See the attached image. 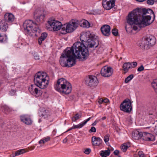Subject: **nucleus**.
<instances>
[{
	"label": "nucleus",
	"instance_id": "393cba45",
	"mask_svg": "<svg viewBox=\"0 0 157 157\" xmlns=\"http://www.w3.org/2000/svg\"><path fill=\"white\" fill-rule=\"evenodd\" d=\"M110 153V150L109 148L107 150H102L100 152V155L101 157H107Z\"/></svg>",
	"mask_w": 157,
	"mask_h": 157
},
{
	"label": "nucleus",
	"instance_id": "0eeeda50",
	"mask_svg": "<svg viewBox=\"0 0 157 157\" xmlns=\"http://www.w3.org/2000/svg\"><path fill=\"white\" fill-rule=\"evenodd\" d=\"M130 12H132V14H134L135 15H140L141 16L144 15L151 16V15H152L154 17H155V14L153 11L150 9H142L140 8H137Z\"/></svg>",
	"mask_w": 157,
	"mask_h": 157
},
{
	"label": "nucleus",
	"instance_id": "f3484780",
	"mask_svg": "<svg viewBox=\"0 0 157 157\" xmlns=\"http://www.w3.org/2000/svg\"><path fill=\"white\" fill-rule=\"evenodd\" d=\"M115 0H108L103 1L102 5L104 8L106 10H109L115 6Z\"/></svg>",
	"mask_w": 157,
	"mask_h": 157
},
{
	"label": "nucleus",
	"instance_id": "bf43d9fd",
	"mask_svg": "<svg viewBox=\"0 0 157 157\" xmlns=\"http://www.w3.org/2000/svg\"><path fill=\"white\" fill-rule=\"evenodd\" d=\"M34 58L35 60H39L40 59L39 56L38 55H35L34 56Z\"/></svg>",
	"mask_w": 157,
	"mask_h": 157
},
{
	"label": "nucleus",
	"instance_id": "37998d69",
	"mask_svg": "<svg viewBox=\"0 0 157 157\" xmlns=\"http://www.w3.org/2000/svg\"><path fill=\"white\" fill-rule=\"evenodd\" d=\"M138 154L139 157H146V155L142 151H139Z\"/></svg>",
	"mask_w": 157,
	"mask_h": 157
},
{
	"label": "nucleus",
	"instance_id": "4468645a",
	"mask_svg": "<svg viewBox=\"0 0 157 157\" xmlns=\"http://www.w3.org/2000/svg\"><path fill=\"white\" fill-rule=\"evenodd\" d=\"M36 84L31 85L29 88L30 93L35 96L38 97L42 94V92Z\"/></svg>",
	"mask_w": 157,
	"mask_h": 157
},
{
	"label": "nucleus",
	"instance_id": "f257e3e1",
	"mask_svg": "<svg viewBox=\"0 0 157 157\" xmlns=\"http://www.w3.org/2000/svg\"><path fill=\"white\" fill-rule=\"evenodd\" d=\"M151 16H141L132 14V12H129L126 17L127 23L128 25H125L126 31L128 33H132L133 30H136L150 25L153 21H151Z\"/></svg>",
	"mask_w": 157,
	"mask_h": 157
},
{
	"label": "nucleus",
	"instance_id": "6ab92c4d",
	"mask_svg": "<svg viewBox=\"0 0 157 157\" xmlns=\"http://www.w3.org/2000/svg\"><path fill=\"white\" fill-rule=\"evenodd\" d=\"M141 136V139L146 141H154L155 140L154 136L150 133L142 132Z\"/></svg>",
	"mask_w": 157,
	"mask_h": 157
},
{
	"label": "nucleus",
	"instance_id": "49530a36",
	"mask_svg": "<svg viewBox=\"0 0 157 157\" xmlns=\"http://www.w3.org/2000/svg\"><path fill=\"white\" fill-rule=\"evenodd\" d=\"M16 91L14 90H11L10 91L9 93V94L10 95H15L16 94Z\"/></svg>",
	"mask_w": 157,
	"mask_h": 157
},
{
	"label": "nucleus",
	"instance_id": "1a4fd4ad",
	"mask_svg": "<svg viewBox=\"0 0 157 157\" xmlns=\"http://www.w3.org/2000/svg\"><path fill=\"white\" fill-rule=\"evenodd\" d=\"M120 108L121 110L127 113H130L132 110V106L130 100L127 99L121 104Z\"/></svg>",
	"mask_w": 157,
	"mask_h": 157
},
{
	"label": "nucleus",
	"instance_id": "f8f14e48",
	"mask_svg": "<svg viewBox=\"0 0 157 157\" xmlns=\"http://www.w3.org/2000/svg\"><path fill=\"white\" fill-rule=\"evenodd\" d=\"M98 83L97 78L93 75H89L86 80V85L91 87H95L98 85Z\"/></svg>",
	"mask_w": 157,
	"mask_h": 157
},
{
	"label": "nucleus",
	"instance_id": "13d9d810",
	"mask_svg": "<svg viewBox=\"0 0 157 157\" xmlns=\"http://www.w3.org/2000/svg\"><path fill=\"white\" fill-rule=\"evenodd\" d=\"M99 104H102L104 103L103 99L102 98H100L98 101Z\"/></svg>",
	"mask_w": 157,
	"mask_h": 157
},
{
	"label": "nucleus",
	"instance_id": "bb28decb",
	"mask_svg": "<svg viewBox=\"0 0 157 157\" xmlns=\"http://www.w3.org/2000/svg\"><path fill=\"white\" fill-rule=\"evenodd\" d=\"M63 27L61 30V33L62 34H66L69 33V23L67 25L64 24L62 26Z\"/></svg>",
	"mask_w": 157,
	"mask_h": 157
},
{
	"label": "nucleus",
	"instance_id": "8fccbe9b",
	"mask_svg": "<svg viewBox=\"0 0 157 157\" xmlns=\"http://www.w3.org/2000/svg\"><path fill=\"white\" fill-rule=\"evenodd\" d=\"M45 39L42 38L40 37L38 40V42L39 44L40 45L42 44V42L44 41Z\"/></svg>",
	"mask_w": 157,
	"mask_h": 157
},
{
	"label": "nucleus",
	"instance_id": "cd10ccee",
	"mask_svg": "<svg viewBox=\"0 0 157 157\" xmlns=\"http://www.w3.org/2000/svg\"><path fill=\"white\" fill-rule=\"evenodd\" d=\"M79 25L81 27L84 28H89L90 27L89 22L85 20H83L80 23L79 22Z\"/></svg>",
	"mask_w": 157,
	"mask_h": 157
},
{
	"label": "nucleus",
	"instance_id": "4d7b16f0",
	"mask_svg": "<svg viewBox=\"0 0 157 157\" xmlns=\"http://www.w3.org/2000/svg\"><path fill=\"white\" fill-rule=\"evenodd\" d=\"M113 153L115 155H118L119 153V151L117 150H116L114 151Z\"/></svg>",
	"mask_w": 157,
	"mask_h": 157
},
{
	"label": "nucleus",
	"instance_id": "3c124183",
	"mask_svg": "<svg viewBox=\"0 0 157 157\" xmlns=\"http://www.w3.org/2000/svg\"><path fill=\"white\" fill-rule=\"evenodd\" d=\"M154 2V0H147V3L150 5H152L153 4Z\"/></svg>",
	"mask_w": 157,
	"mask_h": 157
},
{
	"label": "nucleus",
	"instance_id": "20e7f679",
	"mask_svg": "<svg viewBox=\"0 0 157 157\" xmlns=\"http://www.w3.org/2000/svg\"><path fill=\"white\" fill-rule=\"evenodd\" d=\"M156 42V40L154 36H148L139 41L138 45L142 49H147L155 45Z\"/></svg>",
	"mask_w": 157,
	"mask_h": 157
},
{
	"label": "nucleus",
	"instance_id": "f704fd0d",
	"mask_svg": "<svg viewBox=\"0 0 157 157\" xmlns=\"http://www.w3.org/2000/svg\"><path fill=\"white\" fill-rule=\"evenodd\" d=\"M85 125L83 122L77 125H75L71 128L69 129V131L73 129L80 128Z\"/></svg>",
	"mask_w": 157,
	"mask_h": 157
},
{
	"label": "nucleus",
	"instance_id": "e433bc0d",
	"mask_svg": "<svg viewBox=\"0 0 157 157\" xmlns=\"http://www.w3.org/2000/svg\"><path fill=\"white\" fill-rule=\"evenodd\" d=\"M50 140V138L49 137H47L43 139H41L39 142V143L40 144H44L46 142L49 141Z\"/></svg>",
	"mask_w": 157,
	"mask_h": 157
},
{
	"label": "nucleus",
	"instance_id": "2eb2a0df",
	"mask_svg": "<svg viewBox=\"0 0 157 157\" xmlns=\"http://www.w3.org/2000/svg\"><path fill=\"white\" fill-rule=\"evenodd\" d=\"M79 25V21L77 19H74L69 21V33L74 32L77 28Z\"/></svg>",
	"mask_w": 157,
	"mask_h": 157
},
{
	"label": "nucleus",
	"instance_id": "6e6d98bb",
	"mask_svg": "<svg viewBox=\"0 0 157 157\" xmlns=\"http://www.w3.org/2000/svg\"><path fill=\"white\" fill-rule=\"evenodd\" d=\"M103 101H104V103H107L109 102V100L107 98H105L104 99H103Z\"/></svg>",
	"mask_w": 157,
	"mask_h": 157
},
{
	"label": "nucleus",
	"instance_id": "79ce46f5",
	"mask_svg": "<svg viewBox=\"0 0 157 157\" xmlns=\"http://www.w3.org/2000/svg\"><path fill=\"white\" fill-rule=\"evenodd\" d=\"M110 135L107 134L104 137V140L105 142L106 143L109 140Z\"/></svg>",
	"mask_w": 157,
	"mask_h": 157
},
{
	"label": "nucleus",
	"instance_id": "7c9ffc66",
	"mask_svg": "<svg viewBox=\"0 0 157 157\" xmlns=\"http://www.w3.org/2000/svg\"><path fill=\"white\" fill-rule=\"evenodd\" d=\"M41 116L45 118L49 119L51 116V114L48 111L44 110L42 112Z\"/></svg>",
	"mask_w": 157,
	"mask_h": 157
},
{
	"label": "nucleus",
	"instance_id": "a211bd4d",
	"mask_svg": "<svg viewBox=\"0 0 157 157\" xmlns=\"http://www.w3.org/2000/svg\"><path fill=\"white\" fill-rule=\"evenodd\" d=\"M20 119L21 122L27 125H31L33 123L30 116L28 115H24L20 117Z\"/></svg>",
	"mask_w": 157,
	"mask_h": 157
},
{
	"label": "nucleus",
	"instance_id": "e2e57ef3",
	"mask_svg": "<svg viewBox=\"0 0 157 157\" xmlns=\"http://www.w3.org/2000/svg\"><path fill=\"white\" fill-rule=\"evenodd\" d=\"M29 148H30L31 150H32L35 148V147L34 146H31L29 147Z\"/></svg>",
	"mask_w": 157,
	"mask_h": 157
},
{
	"label": "nucleus",
	"instance_id": "c03bdc74",
	"mask_svg": "<svg viewBox=\"0 0 157 157\" xmlns=\"http://www.w3.org/2000/svg\"><path fill=\"white\" fill-rule=\"evenodd\" d=\"M91 150L89 148H86L84 151V152L86 155H89L90 153Z\"/></svg>",
	"mask_w": 157,
	"mask_h": 157
},
{
	"label": "nucleus",
	"instance_id": "5701e85b",
	"mask_svg": "<svg viewBox=\"0 0 157 157\" xmlns=\"http://www.w3.org/2000/svg\"><path fill=\"white\" fill-rule=\"evenodd\" d=\"M142 132L139 131H136L132 134V138L133 139L137 140L142 138Z\"/></svg>",
	"mask_w": 157,
	"mask_h": 157
},
{
	"label": "nucleus",
	"instance_id": "7ed1b4c3",
	"mask_svg": "<svg viewBox=\"0 0 157 157\" xmlns=\"http://www.w3.org/2000/svg\"><path fill=\"white\" fill-rule=\"evenodd\" d=\"M49 78L46 73L38 72L34 77V81L35 84L41 89L47 87L49 83Z\"/></svg>",
	"mask_w": 157,
	"mask_h": 157
},
{
	"label": "nucleus",
	"instance_id": "603ef678",
	"mask_svg": "<svg viewBox=\"0 0 157 157\" xmlns=\"http://www.w3.org/2000/svg\"><path fill=\"white\" fill-rule=\"evenodd\" d=\"M132 63L133 66H132L131 67V68H135L137 66V63L136 62H132Z\"/></svg>",
	"mask_w": 157,
	"mask_h": 157
},
{
	"label": "nucleus",
	"instance_id": "b1692460",
	"mask_svg": "<svg viewBox=\"0 0 157 157\" xmlns=\"http://www.w3.org/2000/svg\"><path fill=\"white\" fill-rule=\"evenodd\" d=\"M44 13L40 14L38 15L35 16V20L38 23H42L44 21Z\"/></svg>",
	"mask_w": 157,
	"mask_h": 157
},
{
	"label": "nucleus",
	"instance_id": "412c9836",
	"mask_svg": "<svg viewBox=\"0 0 157 157\" xmlns=\"http://www.w3.org/2000/svg\"><path fill=\"white\" fill-rule=\"evenodd\" d=\"M91 142L93 146H99L102 144V141L99 137L93 136L92 137Z\"/></svg>",
	"mask_w": 157,
	"mask_h": 157
},
{
	"label": "nucleus",
	"instance_id": "aec40b11",
	"mask_svg": "<svg viewBox=\"0 0 157 157\" xmlns=\"http://www.w3.org/2000/svg\"><path fill=\"white\" fill-rule=\"evenodd\" d=\"M101 30L103 35L105 36H108L110 34V27L109 25H103L101 27Z\"/></svg>",
	"mask_w": 157,
	"mask_h": 157
},
{
	"label": "nucleus",
	"instance_id": "9d476101",
	"mask_svg": "<svg viewBox=\"0 0 157 157\" xmlns=\"http://www.w3.org/2000/svg\"><path fill=\"white\" fill-rule=\"evenodd\" d=\"M48 29L49 30L57 31L61 28L62 24L59 21L55 20H51L48 21Z\"/></svg>",
	"mask_w": 157,
	"mask_h": 157
},
{
	"label": "nucleus",
	"instance_id": "f03ea898",
	"mask_svg": "<svg viewBox=\"0 0 157 157\" xmlns=\"http://www.w3.org/2000/svg\"><path fill=\"white\" fill-rule=\"evenodd\" d=\"M88 52L84 44L80 42L75 43L69 50V67L75 64L76 58L86 59Z\"/></svg>",
	"mask_w": 157,
	"mask_h": 157
},
{
	"label": "nucleus",
	"instance_id": "0e129e2a",
	"mask_svg": "<svg viewBox=\"0 0 157 157\" xmlns=\"http://www.w3.org/2000/svg\"><path fill=\"white\" fill-rule=\"evenodd\" d=\"M97 124V122L96 121H95L94 123L92 124V125L93 126Z\"/></svg>",
	"mask_w": 157,
	"mask_h": 157
},
{
	"label": "nucleus",
	"instance_id": "5fc2aeb1",
	"mask_svg": "<svg viewBox=\"0 0 157 157\" xmlns=\"http://www.w3.org/2000/svg\"><path fill=\"white\" fill-rule=\"evenodd\" d=\"M91 118V117H90L89 118H88L87 119L85 120L84 122H83V124L84 125H85L88 121H90V120Z\"/></svg>",
	"mask_w": 157,
	"mask_h": 157
},
{
	"label": "nucleus",
	"instance_id": "9b49d317",
	"mask_svg": "<svg viewBox=\"0 0 157 157\" xmlns=\"http://www.w3.org/2000/svg\"><path fill=\"white\" fill-rule=\"evenodd\" d=\"M95 35L94 34L91 33L89 31H87L82 32L80 34V38L82 42L81 43L84 44L82 42H85L89 40L93 39L95 37Z\"/></svg>",
	"mask_w": 157,
	"mask_h": 157
},
{
	"label": "nucleus",
	"instance_id": "c85d7f7f",
	"mask_svg": "<svg viewBox=\"0 0 157 157\" xmlns=\"http://www.w3.org/2000/svg\"><path fill=\"white\" fill-rule=\"evenodd\" d=\"M132 65L131 63L130 62H127L124 63L122 67L123 70L126 71L127 72L129 68L131 67Z\"/></svg>",
	"mask_w": 157,
	"mask_h": 157
},
{
	"label": "nucleus",
	"instance_id": "774afa93",
	"mask_svg": "<svg viewBox=\"0 0 157 157\" xmlns=\"http://www.w3.org/2000/svg\"><path fill=\"white\" fill-rule=\"evenodd\" d=\"M69 88L70 87L71 88V89H72V86H71V84L70 83H69Z\"/></svg>",
	"mask_w": 157,
	"mask_h": 157
},
{
	"label": "nucleus",
	"instance_id": "ddd939ff",
	"mask_svg": "<svg viewBox=\"0 0 157 157\" xmlns=\"http://www.w3.org/2000/svg\"><path fill=\"white\" fill-rule=\"evenodd\" d=\"M113 71V69L112 67L105 66L101 68V74L104 77H108L112 75Z\"/></svg>",
	"mask_w": 157,
	"mask_h": 157
},
{
	"label": "nucleus",
	"instance_id": "338daca9",
	"mask_svg": "<svg viewBox=\"0 0 157 157\" xmlns=\"http://www.w3.org/2000/svg\"><path fill=\"white\" fill-rule=\"evenodd\" d=\"M136 1L138 2H142L144 1L145 0H136Z\"/></svg>",
	"mask_w": 157,
	"mask_h": 157
},
{
	"label": "nucleus",
	"instance_id": "ea45409f",
	"mask_svg": "<svg viewBox=\"0 0 157 157\" xmlns=\"http://www.w3.org/2000/svg\"><path fill=\"white\" fill-rule=\"evenodd\" d=\"M77 100V98L74 94H71L69 97V101H75Z\"/></svg>",
	"mask_w": 157,
	"mask_h": 157
},
{
	"label": "nucleus",
	"instance_id": "052dcab7",
	"mask_svg": "<svg viewBox=\"0 0 157 157\" xmlns=\"http://www.w3.org/2000/svg\"><path fill=\"white\" fill-rule=\"evenodd\" d=\"M67 140L68 139L67 138H66L63 140V143H66L67 142Z\"/></svg>",
	"mask_w": 157,
	"mask_h": 157
},
{
	"label": "nucleus",
	"instance_id": "2f4dec72",
	"mask_svg": "<svg viewBox=\"0 0 157 157\" xmlns=\"http://www.w3.org/2000/svg\"><path fill=\"white\" fill-rule=\"evenodd\" d=\"M82 114L81 113H77L75 114L71 117V120L72 121H75L81 118Z\"/></svg>",
	"mask_w": 157,
	"mask_h": 157
},
{
	"label": "nucleus",
	"instance_id": "69168bd1",
	"mask_svg": "<svg viewBox=\"0 0 157 157\" xmlns=\"http://www.w3.org/2000/svg\"><path fill=\"white\" fill-rule=\"evenodd\" d=\"M106 118V117H102L101 118V119L102 120H104Z\"/></svg>",
	"mask_w": 157,
	"mask_h": 157
},
{
	"label": "nucleus",
	"instance_id": "a18cd8bd",
	"mask_svg": "<svg viewBox=\"0 0 157 157\" xmlns=\"http://www.w3.org/2000/svg\"><path fill=\"white\" fill-rule=\"evenodd\" d=\"M47 36V34L46 33H42L41 36L40 37L45 40Z\"/></svg>",
	"mask_w": 157,
	"mask_h": 157
},
{
	"label": "nucleus",
	"instance_id": "dca6fc26",
	"mask_svg": "<svg viewBox=\"0 0 157 157\" xmlns=\"http://www.w3.org/2000/svg\"><path fill=\"white\" fill-rule=\"evenodd\" d=\"M85 42L87 47H86L85 45L84 46L87 49L88 52V48H96L98 47L99 44V42L98 40L95 38H93V39L89 40H88ZM84 45H85L84 44Z\"/></svg>",
	"mask_w": 157,
	"mask_h": 157
},
{
	"label": "nucleus",
	"instance_id": "c9c22d12",
	"mask_svg": "<svg viewBox=\"0 0 157 157\" xmlns=\"http://www.w3.org/2000/svg\"><path fill=\"white\" fill-rule=\"evenodd\" d=\"M7 39V37L6 36L2 35L0 33V42H4L6 41Z\"/></svg>",
	"mask_w": 157,
	"mask_h": 157
},
{
	"label": "nucleus",
	"instance_id": "864d4df0",
	"mask_svg": "<svg viewBox=\"0 0 157 157\" xmlns=\"http://www.w3.org/2000/svg\"><path fill=\"white\" fill-rule=\"evenodd\" d=\"M91 118V117H90L89 118H88L87 119L85 120L84 122H83V124L84 125H85L88 121H90V120Z\"/></svg>",
	"mask_w": 157,
	"mask_h": 157
},
{
	"label": "nucleus",
	"instance_id": "c756f323",
	"mask_svg": "<svg viewBox=\"0 0 157 157\" xmlns=\"http://www.w3.org/2000/svg\"><path fill=\"white\" fill-rule=\"evenodd\" d=\"M2 108L4 110L5 113L7 114L11 113L13 111H16V110H13L12 109L9 108L6 105L3 106Z\"/></svg>",
	"mask_w": 157,
	"mask_h": 157
},
{
	"label": "nucleus",
	"instance_id": "4be33fe9",
	"mask_svg": "<svg viewBox=\"0 0 157 157\" xmlns=\"http://www.w3.org/2000/svg\"><path fill=\"white\" fill-rule=\"evenodd\" d=\"M5 20L8 22H11L14 20V15L11 13H7L4 15Z\"/></svg>",
	"mask_w": 157,
	"mask_h": 157
},
{
	"label": "nucleus",
	"instance_id": "de8ad7c7",
	"mask_svg": "<svg viewBox=\"0 0 157 157\" xmlns=\"http://www.w3.org/2000/svg\"><path fill=\"white\" fill-rule=\"evenodd\" d=\"M90 132H96V129L94 127L92 126L89 131Z\"/></svg>",
	"mask_w": 157,
	"mask_h": 157
},
{
	"label": "nucleus",
	"instance_id": "473e14b6",
	"mask_svg": "<svg viewBox=\"0 0 157 157\" xmlns=\"http://www.w3.org/2000/svg\"><path fill=\"white\" fill-rule=\"evenodd\" d=\"M130 146V144L129 143H124L121 146V149L122 151L125 152Z\"/></svg>",
	"mask_w": 157,
	"mask_h": 157
},
{
	"label": "nucleus",
	"instance_id": "a19ab883",
	"mask_svg": "<svg viewBox=\"0 0 157 157\" xmlns=\"http://www.w3.org/2000/svg\"><path fill=\"white\" fill-rule=\"evenodd\" d=\"M112 33L113 34L116 36L118 35V30L116 29H113L112 30Z\"/></svg>",
	"mask_w": 157,
	"mask_h": 157
},
{
	"label": "nucleus",
	"instance_id": "09e8293b",
	"mask_svg": "<svg viewBox=\"0 0 157 157\" xmlns=\"http://www.w3.org/2000/svg\"><path fill=\"white\" fill-rule=\"evenodd\" d=\"M144 67L143 65H141L137 69V71L139 72H141L144 70Z\"/></svg>",
	"mask_w": 157,
	"mask_h": 157
},
{
	"label": "nucleus",
	"instance_id": "a878e982",
	"mask_svg": "<svg viewBox=\"0 0 157 157\" xmlns=\"http://www.w3.org/2000/svg\"><path fill=\"white\" fill-rule=\"evenodd\" d=\"M8 26L4 21H0V30L6 31L7 30Z\"/></svg>",
	"mask_w": 157,
	"mask_h": 157
},
{
	"label": "nucleus",
	"instance_id": "72a5a7b5",
	"mask_svg": "<svg viewBox=\"0 0 157 157\" xmlns=\"http://www.w3.org/2000/svg\"><path fill=\"white\" fill-rule=\"evenodd\" d=\"M24 149H21L16 151L15 153V156H18L28 151Z\"/></svg>",
	"mask_w": 157,
	"mask_h": 157
},
{
	"label": "nucleus",
	"instance_id": "39448f33",
	"mask_svg": "<svg viewBox=\"0 0 157 157\" xmlns=\"http://www.w3.org/2000/svg\"><path fill=\"white\" fill-rule=\"evenodd\" d=\"M37 24L33 22L31 20L25 21L23 24V27L25 31L30 34L32 33H34L36 36L40 32V29L37 27Z\"/></svg>",
	"mask_w": 157,
	"mask_h": 157
},
{
	"label": "nucleus",
	"instance_id": "58836bf2",
	"mask_svg": "<svg viewBox=\"0 0 157 157\" xmlns=\"http://www.w3.org/2000/svg\"><path fill=\"white\" fill-rule=\"evenodd\" d=\"M151 85L156 92L157 93V82H156V80H154L152 82Z\"/></svg>",
	"mask_w": 157,
	"mask_h": 157
},
{
	"label": "nucleus",
	"instance_id": "6e6552de",
	"mask_svg": "<svg viewBox=\"0 0 157 157\" xmlns=\"http://www.w3.org/2000/svg\"><path fill=\"white\" fill-rule=\"evenodd\" d=\"M69 61V49L67 47L64 50L60 58V65L63 67H68V63Z\"/></svg>",
	"mask_w": 157,
	"mask_h": 157
},
{
	"label": "nucleus",
	"instance_id": "423d86ee",
	"mask_svg": "<svg viewBox=\"0 0 157 157\" xmlns=\"http://www.w3.org/2000/svg\"><path fill=\"white\" fill-rule=\"evenodd\" d=\"M67 81L63 78L58 79L54 85L55 89L61 93L65 94H69V87L67 86Z\"/></svg>",
	"mask_w": 157,
	"mask_h": 157
},
{
	"label": "nucleus",
	"instance_id": "680f3d73",
	"mask_svg": "<svg viewBox=\"0 0 157 157\" xmlns=\"http://www.w3.org/2000/svg\"><path fill=\"white\" fill-rule=\"evenodd\" d=\"M154 132L155 134L157 135V126L155 127L154 129Z\"/></svg>",
	"mask_w": 157,
	"mask_h": 157
},
{
	"label": "nucleus",
	"instance_id": "4c0bfd02",
	"mask_svg": "<svg viewBox=\"0 0 157 157\" xmlns=\"http://www.w3.org/2000/svg\"><path fill=\"white\" fill-rule=\"evenodd\" d=\"M133 75L131 74L130 75L125 79L124 82L125 83H127L133 78Z\"/></svg>",
	"mask_w": 157,
	"mask_h": 157
}]
</instances>
